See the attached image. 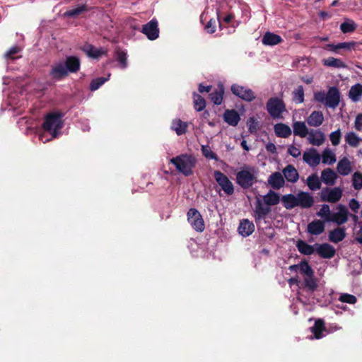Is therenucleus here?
I'll list each match as a JSON object with an SVG mask.
<instances>
[{
	"label": "nucleus",
	"instance_id": "f03ea898",
	"mask_svg": "<svg viewBox=\"0 0 362 362\" xmlns=\"http://www.w3.org/2000/svg\"><path fill=\"white\" fill-rule=\"evenodd\" d=\"M314 99L315 101L323 103L330 108H335L340 102V93L337 87L332 86L328 89L327 93L324 91L315 92Z\"/></svg>",
	"mask_w": 362,
	"mask_h": 362
},
{
	"label": "nucleus",
	"instance_id": "2f4dec72",
	"mask_svg": "<svg viewBox=\"0 0 362 362\" xmlns=\"http://www.w3.org/2000/svg\"><path fill=\"white\" fill-rule=\"evenodd\" d=\"M296 247L299 252L304 255H310L315 252V245H310L302 240L297 241Z\"/></svg>",
	"mask_w": 362,
	"mask_h": 362
},
{
	"label": "nucleus",
	"instance_id": "b1692460",
	"mask_svg": "<svg viewBox=\"0 0 362 362\" xmlns=\"http://www.w3.org/2000/svg\"><path fill=\"white\" fill-rule=\"evenodd\" d=\"M274 130L276 136L280 138H288L292 134L290 127L284 123L276 124Z\"/></svg>",
	"mask_w": 362,
	"mask_h": 362
},
{
	"label": "nucleus",
	"instance_id": "aec40b11",
	"mask_svg": "<svg viewBox=\"0 0 362 362\" xmlns=\"http://www.w3.org/2000/svg\"><path fill=\"white\" fill-rule=\"evenodd\" d=\"M268 184L275 189H279L285 184L284 176L279 172L273 173L268 178Z\"/></svg>",
	"mask_w": 362,
	"mask_h": 362
},
{
	"label": "nucleus",
	"instance_id": "473e14b6",
	"mask_svg": "<svg viewBox=\"0 0 362 362\" xmlns=\"http://www.w3.org/2000/svg\"><path fill=\"white\" fill-rule=\"evenodd\" d=\"M271 211V209L269 206H264L262 205L260 200H258L255 206V220L259 221L262 218H264Z\"/></svg>",
	"mask_w": 362,
	"mask_h": 362
},
{
	"label": "nucleus",
	"instance_id": "e2e57ef3",
	"mask_svg": "<svg viewBox=\"0 0 362 362\" xmlns=\"http://www.w3.org/2000/svg\"><path fill=\"white\" fill-rule=\"evenodd\" d=\"M288 153L294 158L298 157L301 153L300 149L293 145H291L288 147Z\"/></svg>",
	"mask_w": 362,
	"mask_h": 362
},
{
	"label": "nucleus",
	"instance_id": "79ce46f5",
	"mask_svg": "<svg viewBox=\"0 0 362 362\" xmlns=\"http://www.w3.org/2000/svg\"><path fill=\"white\" fill-rule=\"evenodd\" d=\"M356 23L350 19L345 21L340 25V30L343 33H353L356 30Z\"/></svg>",
	"mask_w": 362,
	"mask_h": 362
},
{
	"label": "nucleus",
	"instance_id": "9d476101",
	"mask_svg": "<svg viewBox=\"0 0 362 362\" xmlns=\"http://www.w3.org/2000/svg\"><path fill=\"white\" fill-rule=\"evenodd\" d=\"M230 90L233 95L247 102H251L255 98V93L251 89L236 83L231 86Z\"/></svg>",
	"mask_w": 362,
	"mask_h": 362
},
{
	"label": "nucleus",
	"instance_id": "c03bdc74",
	"mask_svg": "<svg viewBox=\"0 0 362 362\" xmlns=\"http://www.w3.org/2000/svg\"><path fill=\"white\" fill-rule=\"evenodd\" d=\"M298 270L300 274H304L305 276H313L314 271L306 260L300 262Z\"/></svg>",
	"mask_w": 362,
	"mask_h": 362
},
{
	"label": "nucleus",
	"instance_id": "09e8293b",
	"mask_svg": "<svg viewBox=\"0 0 362 362\" xmlns=\"http://www.w3.org/2000/svg\"><path fill=\"white\" fill-rule=\"evenodd\" d=\"M361 140L354 132H349L345 136L346 142L352 147L358 146Z\"/></svg>",
	"mask_w": 362,
	"mask_h": 362
},
{
	"label": "nucleus",
	"instance_id": "37998d69",
	"mask_svg": "<svg viewBox=\"0 0 362 362\" xmlns=\"http://www.w3.org/2000/svg\"><path fill=\"white\" fill-rule=\"evenodd\" d=\"M303 287L306 288L309 291L313 292L317 288V279L313 276H305Z\"/></svg>",
	"mask_w": 362,
	"mask_h": 362
},
{
	"label": "nucleus",
	"instance_id": "774afa93",
	"mask_svg": "<svg viewBox=\"0 0 362 362\" xmlns=\"http://www.w3.org/2000/svg\"><path fill=\"white\" fill-rule=\"evenodd\" d=\"M211 88H212L211 86H205L202 83H200L199 85L198 90H199V92L201 93H203L204 92L209 93V92L211 91Z\"/></svg>",
	"mask_w": 362,
	"mask_h": 362
},
{
	"label": "nucleus",
	"instance_id": "423d86ee",
	"mask_svg": "<svg viewBox=\"0 0 362 362\" xmlns=\"http://www.w3.org/2000/svg\"><path fill=\"white\" fill-rule=\"evenodd\" d=\"M214 176L221 190H223L226 195L230 196L234 193L235 189L233 184L227 175L219 170H216Z\"/></svg>",
	"mask_w": 362,
	"mask_h": 362
},
{
	"label": "nucleus",
	"instance_id": "a19ab883",
	"mask_svg": "<svg viewBox=\"0 0 362 362\" xmlns=\"http://www.w3.org/2000/svg\"><path fill=\"white\" fill-rule=\"evenodd\" d=\"M362 95V85L357 83L351 87L349 90V98L353 101H358Z\"/></svg>",
	"mask_w": 362,
	"mask_h": 362
},
{
	"label": "nucleus",
	"instance_id": "7ed1b4c3",
	"mask_svg": "<svg viewBox=\"0 0 362 362\" xmlns=\"http://www.w3.org/2000/svg\"><path fill=\"white\" fill-rule=\"evenodd\" d=\"M64 115L61 112L48 113L45 117L42 128L47 132H52L53 137H57V131L63 127L62 118Z\"/></svg>",
	"mask_w": 362,
	"mask_h": 362
},
{
	"label": "nucleus",
	"instance_id": "a878e982",
	"mask_svg": "<svg viewBox=\"0 0 362 362\" xmlns=\"http://www.w3.org/2000/svg\"><path fill=\"white\" fill-rule=\"evenodd\" d=\"M307 123L310 127H317L324 122V116L321 111H313L307 119Z\"/></svg>",
	"mask_w": 362,
	"mask_h": 362
},
{
	"label": "nucleus",
	"instance_id": "6e6552de",
	"mask_svg": "<svg viewBox=\"0 0 362 362\" xmlns=\"http://www.w3.org/2000/svg\"><path fill=\"white\" fill-rule=\"evenodd\" d=\"M187 220L192 227L197 232H202L205 228L204 221L199 211L191 208L187 212Z\"/></svg>",
	"mask_w": 362,
	"mask_h": 362
},
{
	"label": "nucleus",
	"instance_id": "c756f323",
	"mask_svg": "<svg viewBox=\"0 0 362 362\" xmlns=\"http://www.w3.org/2000/svg\"><path fill=\"white\" fill-rule=\"evenodd\" d=\"M283 174L286 180L292 183L296 182L299 177L298 171L292 165H288L283 170Z\"/></svg>",
	"mask_w": 362,
	"mask_h": 362
},
{
	"label": "nucleus",
	"instance_id": "9b49d317",
	"mask_svg": "<svg viewBox=\"0 0 362 362\" xmlns=\"http://www.w3.org/2000/svg\"><path fill=\"white\" fill-rule=\"evenodd\" d=\"M141 32L146 35L150 40L157 39L159 35L158 21L156 19L151 20L146 24L143 25Z\"/></svg>",
	"mask_w": 362,
	"mask_h": 362
},
{
	"label": "nucleus",
	"instance_id": "2eb2a0df",
	"mask_svg": "<svg viewBox=\"0 0 362 362\" xmlns=\"http://www.w3.org/2000/svg\"><path fill=\"white\" fill-rule=\"evenodd\" d=\"M298 206L302 209H308L314 204L313 197L308 192H300L297 194Z\"/></svg>",
	"mask_w": 362,
	"mask_h": 362
},
{
	"label": "nucleus",
	"instance_id": "5fc2aeb1",
	"mask_svg": "<svg viewBox=\"0 0 362 362\" xmlns=\"http://www.w3.org/2000/svg\"><path fill=\"white\" fill-rule=\"evenodd\" d=\"M353 187L356 190L362 188V174L359 172H356L353 175Z\"/></svg>",
	"mask_w": 362,
	"mask_h": 362
},
{
	"label": "nucleus",
	"instance_id": "0eeeda50",
	"mask_svg": "<svg viewBox=\"0 0 362 362\" xmlns=\"http://www.w3.org/2000/svg\"><path fill=\"white\" fill-rule=\"evenodd\" d=\"M342 194L343 190L340 187H325L320 192V200L325 202L337 203L341 199Z\"/></svg>",
	"mask_w": 362,
	"mask_h": 362
},
{
	"label": "nucleus",
	"instance_id": "49530a36",
	"mask_svg": "<svg viewBox=\"0 0 362 362\" xmlns=\"http://www.w3.org/2000/svg\"><path fill=\"white\" fill-rule=\"evenodd\" d=\"M115 57L122 69H125L127 66V56L124 51L119 49H117L115 52Z\"/></svg>",
	"mask_w": 362,
	"mask_h": 362
},
{
	"label": "nucleus",
	"instance_id": "412c9836",
	"mask_svg": "<svg viewBox=\"0 0 362 362\" xmlns=\"http://www.w3.org/2000/svg\"><path fill=\"white\" fill-rule=\"evenodd\" d=\"M255 230L254 223L248 219H243L238 226V232L243 237L250 235Z\"/></svg>",
	"mask_w": 362,
	"mask_h": 362
},
{
	"label": "nucleus",
	"instance_id": "5701e85b",
	"mask_svg": "<svg viewBox=\"0 0 362 362\" xmlns=\"http://www.w3.org/2000/svg\"><path fill=\"white\" fill-rule=\"evenodd\" d=\"M346 237L345 227H337L329 233V240L332 243H338L342 241Z\"/></svg>",
	"mask_w": 362,
	"mask_h": 362
},
{
	"label": "nucleus",
	"instance_id": "bb28decb",
	"mask_svg": "<svg viewBox=\"0 0 362 362\" xmlns=\"http://www.w3.org/2000/svg\"><path fill=\"white\" fill-rule=\"evenodd\" d=\"M282 41L283 39L280 35L270 32H267L262 39V42L264 45L270 46L278 45Z\"/></svg>",
	"mask_w": 362,
	"mask_h": 362
},
{
	"label": "nucleus",
	"instance_id": "4c0bfd02",
	"mask_svg": "<svg viewBox=\"0 0 362 362\" xmlns=\"http://www.w3.org/2000/svg\"><path fill=\"white\" fill-rule=\"evenodd\" d=\"M90 8L86 4L78 6L76 8L66 11L64 16L67 18H76L83 12H87Z\"/></svg>",
	"mask_w": 362,
	"mask_h": 362
},
{
	"label": "nucleus",
	"instance_id": "f704fd0d",
	"mask_svg": "<svg viewBox=\"0 0 362 362\" xmlns=\"http://www.w3.org/2000/svg\"><path fill=\"white\" fill-rule=\"evenodd\" d=\"M281 200L286 209H292L298 206L297 197L293 194L282 196Z\"/></svg>",
	"mask_w": 362,
	"mask_h": 362
},
{
	"label": "nucleus",
	"instance_id": "8fccbe9b",
	"mask_svg": "<svg viewBox=\"0 0 362 362\" xmlns=\"http://www.w3.org/2000/svg\"><path fill=\"white\" fill-rule=\"evenodd\" d=\"M336 161V156L334 153H332L329 149H325L322 155V162L324 164L329 163L333 164Z\"/></svg>",
	"mask_w": 362,
	"mask_h": 362
},
{
	"label": "nucleus",
	"instance_id": "603ef678",
	"mask_svg": "<svg viewBox=\"0 0 362 362\" xmlns=\"http://www.w3.org/2000/svg\"><path fill=\"white\" fill-rule=\"evenodd\" d=\"M331 214L329 206L325 204L322 205L320 211L317 212V216L323 218L325 221L328 222Z\"/></svg>",
	"mask_w": 362,
	"mask_h": 362
},
{
	"label": "nucleus",
	"instance_id": "de8ad7c7",
	"mask_svg": "<svg viewBox=\"0 0 362 362\" xmlns=\"http://www.w3.org/2000/svg\"><path fill=\"white\" fill-rule=\"evenodd\" d=\"M293 100L298 104L304 102V89L303 86H298L293 91Z\"/></svg>",
	"mask_w": 362,
	"mask_h": 362
},
{
	"label": "nucleus",
	"instance_id": "13d9d810",
	"mask_svg": "<svg viewBox=\"0 0 362 362\" xmlns=\"http://www.w3.org/2000/svg\"><path fill=\"white\" fill-rule=\"evenodd\" d=\"M247 125L250 133L255 134L257 132L258 129V122L255 117H250L247 122Z\"/></svg>",
	"mask_w": 362,
	"mask_h": 362
},
{
	"label": "nucleus",
	"instance_id": "c85d7f7f",
	"mask_svg": "<svg viewBox=\"0 0 362 362\" xmlns=\"http://www.w3.org/2000/svg\"><path fill=\"white\" fill-rule=\"evenodd\" d=\"M310 330L312 333H313L315 339H320L322 338V333L326 330L324 320L322 319L316 320L314 325L310 327Z\"/></svg>",
	"mask_w": 362,
	"mask_h": 362
},
{
	"label": "nucleus",
	"instance_id": "cd10ccee",
	"mask_svg": "<svg viewBox=\"0 0 362 362\" xmlns=\"http://www.w3.org/2000/svg\"><path fill=\"white\" fill-rule=\"evenodd\" d=\"M337 170L341 175H348L352 170L349 160L346 157L341 158L337 163Z\"/></svg>",
	"mask_w": 362,
	"mask_h": 362
},
{
	"label": "nucleus",
	"instance_id": "6ab92c4d",
	"mask_svg": "<svg viewBox=\"0 0 362 362\" xmlns=\"http://www.w3.org/2000/svg\"><path fill=\"white\" fill-rule=\"evenodd\" d=\"M325 230L324 221L315 219L308 224L307 232L313 235H318Z\"/></svg>",
	"mask_w": 362,
	"mask_h": 362
},
{
	"label": "nucleus",
	"instance_id": "6e6d98bb",
	"mask_svg": "<svg viewBox=\"0 0 362 362\" xmlns=\"http://www.w3.org/2000/svg\"><path fill=\"white\" fill-rule=\"evenodd\" d=\"M339 300L342 303L349 304H354L357 301V298L355 296L349 293H342L339 298Z\"/></svg>",
	"mask_w": 362,
	"mask_h": 362
},
{
	"label": "nucleus",
	"instance_id": "0e129e2a",
	"mask_svg": "<svg viewBox=\"0 0 362 362\" xmlns=\"http://www.w3.org/2000/svg\"><path fill=\"white\" fill-rule=\"evenodd\" d=\"M349 207L350 209L355 213L358 212L359 208H360V204L359 202L355 199H351L350 201H349Z\"/></svg>",
	"mask_w": 362,
	"mask_h": 362
},
{
	"label": "nucleus",
	"instance_id": "dca6fc26",
	"mask_svg": "<svg viewBox=\"0 0 362 362\" xmlns=\"http://www.w3.org/2000/svg\"><path fill=\"white\" fill-rule=\"evenodd\" d=\"M81 50L86 54V55L93 59H98L102 55L106 54V52L102 48H96L91 44L86 43L82 47Z\"/></svg>",
	"mask_w": 362,
	"mask_h": 362
},
{
	"label": "nucleus",
	"instance_id": "4be33fe9",
	"mask_svg": "<svg viewBox=\"0 0 362 362\" xmlns=\"http://www.w3.org/2000/svg\"><path fill=\"white\" fill-rule=\"evenodd\" d=\"M223 119L229 125L235 127L239 123L240 117L235 110H226L223 113Z\"/></svg>",
	"mask_w": 362,
	"mask_h": 362
},
{
	"label": "nucleus",
	"instance_id": "3c124183",
	"mask_svg": "<svg viewBox=\"0 0 362 362\" xmlns=\"http://www.w3.org/2000/svg\"><path fill=\"white\" fill-rule=\"evenodd\" d=\"M107 80H108V78H105V77H98V78L93 79L90 83V87H89L90 90L91 91H95V90H98Z\"/></svg>",
	"mask_w": 362,
	"mask_h": 362
},
{
	"label": "nucleus",
	"instance_id": "e433bc0d",
	"mask_svg": "<svg viewBox=\"0 0 362 362\" xmlns=\"http://www.w3.org/2000/svg\"><path fill=\"white\" fill-rule=\"evenodd\" d=\"M264 202L267 206L276 205L280 202V196L277 192L269 190V192L263 197Z\"/></svg>",
	"mask_w": 362,
	"mask_h": 362
},
{
	"label": "nucleus",
	"instance_id": "ddd939ff",
	"mask_svg": "<svg viewBox=\"0 0 362 362\" xmlns=\"http://www.w3.org/2000/svg\"><path fill=\"white\" fill-rule=\"evenodd\" d=\"M49 76L52 79L60 81L69 76L63 62H59L51 66Z\"/></svg>",
	"mask_w": 362,
	"mask_h": 362
},
{
	"label": "nucleus",
	"instance_id": "20e7f679",
	"mask_svg": "<svg viewBox=\"0 0 362 362\" xmlns=\"http://www.w3.org/2000/svg\"><path fill=\"white\" fill-rule=\"evenodd\" d=\"M266 109L273 119H283V113L286 112L284 101L279 97L270 98L266 103Z\"/></svg>",
	"mask_w": 362,
	"mask_h": 362
},
{
	"label": "nucleus",
	"instance_id": "864d4df0",
	"mask_svg": "<svg viewBox=\"0 0 362 362\" xmlns=\"http://www.w3.org/2000/svg\"><path fill=\"white\" fill-rule=\"evenodd\" d=\"M201 150H202V153L203 156L205 158H209V159H214L216 160L218 159L217 155L211 151L209 146H208V145L202 146Z\"/></svg>",
	"mask_w": 362,
	"mask_h": 362
},
{
	"label": "nucleus",
	"instance_id": "ea45409f",
	"mask_svg": "<svg viewBox=\"0 0 362 362\" xmlns=\"http://www.w3.org/2000/svg\"><path fill=\"white\" fill-rule=\"evenodd\" d=\"M307 185L312 191L321 188V181L317 174H312L307 178Z\"/></svg>",
	"mask_w": 362,
	"mask_h": 362
},
{
	"label": "nucleus",
	"instance_id": "39448f33",
	"mask_svg": "<svg viewBox=\"0 0 362 362\" xmlns=\"http://www.w3.org/2000/svg\"><path fill=\"white\" fill-rule=\"evenodd\" d=\"M255 170L252 167H247L237 173L236 182L243 188L247 189L256 182Z\"/></svg>",
	"mask_w": 362,
	"mask_h": 362
},
{
	"label": "nucleus",
	"instance_id": "4d7b16f0",
	"mask_svg": "<svg viewBox=\"0 0 362 362\" xmlns=\"http://www.w3.org/2000/svg\"><path fill=\"white\" fill-rule=\"evenodd\" d=\"M341 137V130H337L332 132L329 135V139L333 146H337L339 144Z\"/></svg>",
	"mask_w": 362,
	"mask_h": 362
},
{
	"label": "nucleus",
	"instance_id": "58836bf2",
	"mask_svg": "<svg viewBox=\"0 0 362 362\" xmlns=\"http://www.w3.org/2000/svg\"><path fill=\"white\" fill-rule=\"evenodd\" d=\"M323 65L329 67L334 68H346V64L340 59H337L332 57H329L327 59H322Z\"/></svg>",
	"mask_w": 362,
	"mask_h": 362
},
{
	"label": "nucleus",
	"instance_id": "7c9ffc66",
	"mask_svg": "<svg viewBox=\"0 0 362 362\" xmlns=\"http://www.w3.org/2000/svg\"><path fill=\"white\" fill-rule=\"evenodd\" d=\"M224 95V86L218 84V88L209 94V98L215 105H219L222 103Z\"/></svg>",
	"mask_w": 362,
	"mask_h": 362
},
{
	"label": "nucleus",
	"instance_id": "69168bd1",
	"mask_svg": "<svg viewBox=\"0 0 362 362\" xmlns=\"http://www.w3.org/2000/svg\"><path fill=\"white\" fill-rule=\"evenodd\" d=\"M355 128L358 131L362 129V113L358 114L356 117Z\"/></svg>",
	"mask_w": 362,
	"mask_h": 362
},
{
	"label": "nucleus",
	"instance_id": "f8f14e48",
	"mask_svg": "<svg viewBox=\"0 0 362 362\" xmlns=\"http://www.w3.org/2000/svg\"><path fill=\"white\" fill-rule=\"evenodd\" d=\"M315 252L321 257L324 259H331L336 253L334 247L329 243H315Z\"/></svg>",
	"mask_w": 362,
	"mask_h": 362
},
{
	"label": "nucleus",
	"instance_id": "680f3d73",
	"mask_svg": "<svg viewBox=\"0 0 362 362\" xmlns=\"http://www.w3.org/2000/svg\"><path fill=\"white\" fill-rule=\"evenodd\" d=\"M20 52V48L17 46L11 47L5 54L7 59H14V55Z\"/></svg>",
	"mask_w": 362,
	"mask_h": 362
},
{
	"label": "nucleus",
	"instance_id": "4468645a",
	"mask_svg": "<svg viewBox=\"0 0 362 362\" xmlns=\"http://www.w3.org/2000/svg\"><path fill=\"white\" fill-rule=\"evenodd\" d=\"M63 62L68 74H76L80 70L81 60L76 56L66 57Z\"/></svg>",
	"mask_w": 362,
	"mask_h": 362
},
{
	"label": "nucleus",
	"instance_id": "1a4fd4ad",
	"mask_svg": "<svg viewBox=\"0 0 362 362\" xmlns=\"http://www.w3.org/2000/svg\"><path fill=\"white\" fill-rule=\"evenodd\" d=\"M337 212L332 213L328 222H333L338 226H341L348 221L349 212L346 206L338 204L336 207Z\"/></svg>",
	"mask_w": 362,
	"mask_h": 362
},
{
	"label": "nucleus",
	"instance_id": "72a5a7b5",
	"mask_svg": "<svg viewBox=\"0 0 362 362\" xmlns=\"http://www.w3.org/2000/svg\"><path fill=\"white\" fill-rule=\"evenodd\" d=\"M293 129L294 135L299 136L301 138H305L307 135H308L310 132L305 122H293Z\"/></svg>",
	"mask_w": 362,
	"mask_h": 362
},
{
	"label": "nucleus",
	"instance_id": "052dcab7",
	"mask_svg": "<svg viewBox=\"0 0 362 362\" xmlns=\"http://www.w3.org/2000/svg\"><path fill=\"white\" fill-rule=\"evenodd\" d=\"M216 21L210 19L205 26V29L208 33L212 34L216 31Z\"/></svg>",
	"mask_w": 362,
	"mask_h": 362
},
{
	"label": "nucleus",
	"instance_id": "c9c22d12",
	"mask_svg": "<svg viewBox=\"0 0 362 362\" xmlns=\"http://www.w3.org/2000/svg\"><path fill=\"white\" fill-rule=\"evenodd\" d=\"M188 124L180 119H175L172 122L171 128L175 131L177 135L180 136L186 133Z\"/></svg>",
	"mask_w": 362,
	"mask_h": 362
},
{
	"label": "nucleus",
	"instance_id": "338daca9",
	"mask_svg": "<svg viewBox=\"0 0 362 362\" xmlns=\"http://www.w3.org/2000/svg\"><path fill=\"white\" fill-rule=\"evenodd\" d=\"M324 49H326V50H328V51L334 52H336V53H339V52L338 44H337V45L327 44L324 47Z\"/></svg>",
	"mask_w": 362,
	"mask_h": 362
},
{
	"label": "nucleus",
	"instance_id": "a211bd4d",
	"mask_svg": "<svg viewBox=\"0 0 362 362\" xmlns=\"http://www.w3.org/2000/svg\"><path fill=\"white\" fill-rule=\"evenodd\" d=\"M303 157L304 161L312 167H315L320 163V155L315 148H311L309 152H305Z\"/></svg>",
	"mask_w": 362,
	"mask_h": 362
},
{
	"label": "nucleus",
	"instance_id": "393cba45",
	"mask_svg": "<svg viewBox=\"0 0 362 362\" xmlns=\"http://www.w3.org/2000/svg\"><path fill=\"white\" fill-rule=\"evenodd\" d=\"M337 178V173L329 168L324 169L321 173V180L326 185H333Z\"/></svg>",
	"mask_w": 362,
	"mask_h": 362
},
{
	"label": "nucleus",
	"instance_id": "a18cd8bd",
	"mask_svg": "<svg viewBox=\"0 0 362 362\" xmlns=\"http://www.w3.org/2000/svg\"><path fill=\"white\" fill-rule=\"evenodd\" d=\"M206 107V101L204 98L200 95L194 93V109L200 112L203 110Z\"/></svg>",
	"mask_w": 362,
	"mask_h": 362
},
{
	"label": "nucleus",
	"instance_id": "f3484780",
	"mask_svg": "<svg viewBox=\"0 0 362 362\" xmlns=\"http://www.w3.org/2000/svg\"><path fill=\"white\" fill-rule=\"evenodd\" d=\"M308 139L310 144L319 146L324 143L325 136L320 129H311L308 134Z\"/></svg>",
	"mask_w": 362,
	"mask_h": 362
},
{
	"label": "nucleus",
	"instance_id": "f257e3e1",
	"mask_svg": "<svg viewBox=\"0 0 362 362\" xmlns=\"http://www.w3.org/2000/svg\"><path fill=\"white\" fill-rule=\"evenodd\" d=\"M170 162L173 164L176 169L188 177L193 174V168L196 166L197 159L192 154H180L170 159Z\"/></svg>",
	"mask_w": 362,
	"mask_h": 362
},
{
	"label": "nucleus",
	"instance_id": "bf43d9fd",
	"mask_svg": "<svg viewBox=\"0 0 362 362\" xmlns=\"http://www.w3.org/2000/svg\"><path fill=\"white\" fill-rule=\"evenodd\" d=\"M356 45H357V42H354V41L338 43L339 50V49H345V50L351 51L352 49H355Z\"/></svg>",
	"mask_w": 362,
	"mask_h": 362
}]
</instances>
